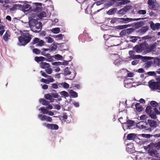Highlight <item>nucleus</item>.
Here are the masks:
<instances>
[{
    "label": "nucleus",
    "mask_w": 160,
    "mask_h": 160,
    "mask_svg": "<svg viewBox=\"0 0 160 160\" xmlns=\"http://www.w3.org/2000/svg\"><path fill=\"white\" fill-rule=\"evenodd\" d=\"M152 108L150 106H148L145 110L146 112L148 114H150L151 112L152 111Z\"/></svg>",
    "instance_id": "36"
},
{
    "label": "nucleus",
    "mask_w": 160,
    "mask_h": 160,
    "mask_svg": "<svg viewBox=\"0 0 160 160\" xmlns=\"http://www.w3.org/2000/svg\"><path fill=\"white\" fill-rule=\"evenodd\" d=\"M45 38L46 42L48 43H52L53 41V38L50 37H45Z\"/></svg>",
    "instance_id": "50"
},
{
    "label": "nucleus",
    "mask_w": 160,
    "mask_h": 160,
    "mask_svg": "<svg viewBox=\"0 0 160 160\" xmlns=\"http://www.w3.org/2000/svg\"><path fill=\"white\" fill-rule=\"evenodd\" d=\"M148 124L144 122H140L137 124V127L141 129H148Z\"/></svg>",
    "instance_id": "11"
},
{
    "label": "nucleus",
    "mask_w": 160,
    "mask_h": 160,
    "mask_svg": "<svg viewBox=\"0 0 160 160\" xmlns=\"http://www.w3.org/2000/svg\"><path fill=\"white\" fill-rule=\"evenodd\" d=\"M126 150L129 153H133L135 150L134 145L132 143H129L127 144L126 147Z\"/></svg>",
    "instance_id": "13"
},
{
    "label": "nucleus",
    "mask_w": 160,
    "mask_h": 160,
    "mask_svg": "<svg viewBox=\"0 0 160 160\" xmlns=\"http://www.w3.org/2000/svg\"><path fill=\"white\" fill-rule=\"evenodd\" d=\"M148 122L151 127H156L157 124L156 122L153 120H148Z\"/></svg>",
    "instance_id": "30"
},
{
    "label": "nucleus",
    "mask_w": 160,
    "mask_h": 160,
    "mask_svg": "<svg viewBox=\"0 0 160 160\" xmlns=\"http://www.w3.org/2000/svg\"><path fill=\"white\" fill-rule=\"evenodd\" d=\"M151 57H148L146 56H142L140 58H141L142 60L144 62H146L147 60L150 59Z\"/></svg>",
    "instance_id": "54"
},
{
    "label": "nucleus",
    "mask_w": 160,
    "mask_h": 160,
    "mask_svg": "<svg viewBox=\"0 0 160 160\" xmlns=\"http://www.w3.org/2000/svg\"><path fill=\"white\" fill-rule=\"evenodd\" d=\"M132 26L131 24H126L118 26L116 27V28L118 29L121 30L124 28H126Z\"/></svg>",
    "instance_id": "20"
},
{
    "label": "nucleus",
    "mask_w": 160,
    "mask_h": 160,
    "mask_svg": "<svg viewBox=\"0 0 160 160\" xmlns=\"http://www.w3.org/2000/svg\"><path fill=\"white\" fill-rule=\"evenodd\" d=\"M59 93L61 95L65 98L68 97L69 96V93L65 91L60 92Z\"/></svg>",
    "instance_id": "33"
},
{
    "label": "nucleus",
    "mask_w": 160,
    "mask_h": 160,
    "mask_svg": "<svg viewBox=\"0 0 160 160\" xmlns=\"http://www.w3.org/2000/svg\"><path fill=\"white\" fill-rule=\"evenodd\" d=\"M53 57L54 58L57 60H61L63 59L62 57L58 54L53 56Z\"/></svg>",
    "instance_id": "48"
},
{
    "label": "nucleus",
    "mask_w": 160,
    "mask_h": 160,
    "mask_svg": "<svg viewBox=\"0 0 160 160\" xmlns=\"http://www.w3.org/2000/svg\"><path fill=\"white\" fill-rule=\"evenodd\" d=\"M42 23L38 22L33 27V29H32L34 32H36L41 30L42 28Z\"/></svg>",
    "instance_id": "14"
},
{
    "label": "nucleus",
    "mask_w": 160,
    "mask_h": 160,
    "mask_svg": "<svg viewBox=\"0 0 160 160\" xmlns=\"http://www.w3.org/2000/svg\"><path fill=\"white\" fill-rule=\"evenodd\" d=\"M122 70L125 71V72H127V75L128 77H132L134 75V74L133 72H130L129 71H128L127 69H122Z\"/></svg>",
    "instance_id": "46"
},
{
    "label": "nucleus",
    "mask_w": 160,
    "mask_h": 160,
    "mask_svg": "<svg viewBox=\"0 0 160 160\" xmlns=\"http://www.w3.org/2000/svg\"><path fill=\"white\" fill-rule=\"evenodd\" d=\"M46 72L49 74H51L52 72V70L51 68H48L45 70Z\"/></svg>",
    "instance_id": "56"
},
{
    "label": "nucleus",
    "mask_w": 160,
    "mask_h": 160,
    "mask_svg": "<svg viewBox=\"0 0 160 160\" xmlns=\"http://www.w3.org/2000/svg\"><path fill=\"white\" fill-rule=\"evenodd\" d=\"M37 16L40 19H43L44 18H49L51 15V13L48 12L47 9L46 11H42L39 12L38 14H36Z\"/></svg>",
    "instance_id": "7"
},
{
    "label": "nucleus",
    "mask_w": 160,
    "mask_h": 160,
    "mask_svg": "<svg viewBox=\"0 0 160 160\" xmlns=\"http://www.w3.org/2000/svg\"><path fill=\"white\" fill-rule=\"evenodd\" d=\"M150 105L153 107H155L158 105V103L155 101H152L150 103Z\"/></svg>",
    "instance_id": "53"
},
{
    "label": "nucleus",
    "mask_w": 160,
    "mask_h": 160,
    "mask_svg": "<svg viewBox=\"0 0 160 160\" xmlns=\"http://www.w3.org/2000/svg\"><path fill=\"white\" fill-rule=\"evenodd\" d=\"M148 29V28L147 27H142L140 29L139 32L142 34L144 33H145Z\"/></svg>",
    "instance_id": "40"
},
{
    "label": "nucleus",
    "mask_w": 160,
    "mask_h": 160,
    "mask_svg": "<svg viewBox=\"0 0 160 160\" xmlns=\"http://www.w3.org/2000/svg\"><path fill=\"white\" fill-rule=\"evenodd\" d=\"M49 32H52L54 34H58L60 32V29L59 28H53L49 30Z\"/></svg>",
    "instance_id": "26"
},
{
    "label": "nucleus",
    "mask_w": 160,
    "mask_h": 160,
    "mask_svg": "<svg viewBox=\"0 0 160 160\" xmlns=\"http://www.w3.org/2000/svg\"><path fill=\"white\" fill-rule=\"evenodd\" d=\"M36 16V14L35 13H29L28 18L29 19V23H28L31 29H33V27L38 22L36 19H33Z\"/></svg>",
    "instance_id": "6"
},
{
    "label": "nucleus",
    "mask_w": 160,
    "mask_h": 160,
    "mask_svg": "<svg viewBox=\"0 0 160 160\" xmlns=\"http://www.w3.org/2000/svg\"><path fill=\"white\" fill-rule=\"evenodd\" d=\"M152 62L151 61H150L147 62L144 64L145 67L147 68H148L150 67V66L152 64Z\"/></svg>",
    "instance_id": "51"
},
{
    "label": "nucleus",
    "mask_w": 160,
    "mask_h": 160,
    "mask_svg": "<svg viewBox=\"0 0 160 160\" xmlns=\"http://www.w3.org/2000/svg\"><path fill=\"white\" fill-rule=\"evenodd\" d=\"M149 115L150 117L152 119H155L156 118V114L153 112H151V113L149 114Z\"/></svg>",
    "instance_id": "55"
},
{
    "label": "nucleus",
    "mask_w": 160,
    "mask_h": 160,
    "mask_svg": "<svg viewBox=\"0 0 160 160\" xmlns=\"http://www.w3.org/2000/svg\"><path fill=\"white\" fill-rule=\"evenodd\" d=\"M150 26L152 29L153 30L157 29L160 28V24L159 23L154 24L152 22Z\"/></svg>",
    "instance_id": "21"
},
{
    "label": "nucleus",
    "mask_w": 160,
    "mask_h": 160,
    "mask_svg": "<svg viewBox=\"0 0 160 160\" xmlns=\"http://www.w3.org/2000/svg\"><path fill=\"white\" fill-rule=\"evenodd\" d=\"M60 88H63L65 89H68L69 87V85L66 82H62L59 83Z\"/></svg>",
    "instance_id": "23"
},
{
    "label": "nucleus",
    "mask_w": 160,
    "mask_h": 160,
    "mask_svg": "<svg viewBox=\"0 0 160 160\" xmlns=\"http://www.w3.org/2000/svg\"><path fill=\"white\" fill-rule=\"evenodd\" d=\"M34 60L37 62H39L42 61V57H36L35 58Z\"/></svg>",
    "instance_id": "59"
},
{
    "label": "nucleus",
    "mask_w": 160,
    "mask_h": 160,
    "mask_svg": "<svg viewBox=\"0 0 160 160\" xmlns=\"http://www.w3.org/2000/svg\"><path fill=\"white\" fill-rule=\"evenodd\" d=\"M129 38V39H130V41L134 43L136 42V41L138 40V39L139 38L138 37L131 36H130Z\"/></svg>",
    "instance_id": "37"
},
{
    "label": "nucleus",
    "mask_w": 160,
    "mask_h": 160,
    "mask_svg": "<svg viewBox=\"0 0 160 160\" xmlns=\"http://www.w3.org/2000/svg\"><path fill=\"white\" fill-rule=\"evenodd\" d=\"M43 126H45L48 129L52 130H58V126L55 124L47 123H44L42 124Z\"/></svg>",
    "instance_id": "10"
},
{
    "label": "nucleus",
    "mask_w": 160,
    "mask_h": 160,
    "mask_svg": "<svg viewBox=\"0 0 160 160\" xmlns=\"http://www.w3.org/2000/svg\"><path fill=\"white\" fill-rule=\"evenodd\" d=\"M139 62V61L138 60H135L132 61V64L133 65H135L138 64Z\"/></svg>",
    "instance_id": "64"
},
{
    "label": "nucleus",
    "mask_w": 160,
    "mask_h": 160,
    "mask_svg": "<svg viewBox=\"0 0 160 160\" xmlns=\"http://www.w3.org/2000/svg\"><path fill=\"white\" fill-rule=\"evenodd\" d=\"M128 7H125L120 10L118 12V13L119 14H124L128 11Z\"/></svg>",
    "instance_id": "28"
},
{
    "label": "nucleus",
    "mask_w": 160,
    "mask_h": 160,
    "mask_svg": "<svg viewBox=\"0 0 160 160\" xmlns=\"http://www.w3.org/2000/svg\"><path fill=\"white\" fill-rule=\"evenodd\" d=\"M15 7L16 9H19L24 13L27 12H30V13L31 12L32 6L28 4L26 1L22 2L21 4H15Z\"/></svg>",
    "instance_id": "2"
},
{
    "label": "nucleus",
    "mask_w": 160,
    "mask_h": 160,
    "mask_svg": "<svg viewBox=\"0 0 160 160\" xmlns=\"http://www.w3.org/2000/svg\"><path fill=\"white\" fill-rule=\"evenodd\" d=\"M69 93H70L71 97L73 98H76L78 97V93L72 90H70L69 91Z\"/></svg>",
    "instance_id": "25"
},
{
    "label": "nucleus",
    "mask_w": 160,
    "mask_h": 160,
    "mask_svg": "<svg viewBox=\"0 0 160 160\" xmlns=\"http://www.w3.org/2000/svg\"><path fill=\"white\" fill-rule=\"evenodd\" d=\"M153 62L155 66L159 65L160 64V59L158 58H155L154 59Z\"/></svg>",
    "instance_id": "39"
},
{
    "label": "nucleus",
    "mask_w": 160,
    "mask_h": 160,
    "mask_svg": "<svg viewBox=\"0 0 160 160\" xmlns=\"http://www.w3.org/2000/svg\"><path fill=\"white\" fill-rule=\"evenodd\" d=\"M120 36L121 37H123L124 36L127 35V33L125 29L122 30L119 33Z\"/></svg>",
    "instance_id": "52"
},
{
    "label": "nucleus",
    "mask_w": 160,
    "mask_h": 160,
    "mask_svg": "<svg viewBox=\"0 0 160 160\" xmlns=\"http://www.w3.org/2000/svg\"><path fill=\"white\" fill-rule=\"evenodd\" d=\"M131 79L128 78L125 79L124 81V86L127 88H130L132 86V83L130 81Z\"/></svg>",
    "instance_id": "12"
},
{
    "label": "nucleus",
    "mask_w": 160,
    "mask_h": 160,
    "mask_svg": "<svg viewBox=\"0 0 160 160\" xmlns=\"http://www.w3.org/2000/svg\"><path fill=\"white\" fill-rule=\"evenodd\" d=\"M39 110L41 111V112L43 114H47L48 110L44 107H41L39 109Z\"/></svg>",
    "instance_id": "31"
},
{
    "label": "nucleus",
    "mask_w": 160,
    "mask_h": 160,
    "mask_svg": "<svg viewBox=\"0 0 160 160\" xmlns=\"http://www.w3.org/2000/svg\"><path fill=\"white\" fill-rule=\"evenodd\" d=\"M0 35L2 36L5 32L4 26L0 24Z\"/></svg>",
    "instance_id": "45"
},
{
    "label": "nucleus",
    "mask_w": 160,
    "mask_h": 160,
    "mask_svg": "<svg viewBox=\"0 0 160 160\" xmlns=\"http://www.w3.org/2000/svg\"><path fill=\"white\" fill-rule=\"evenodd\" d=\"M138 13L140 14L144 15L146 13V11L145 10H139Z\"/></svg>",
    "instance_id": "60"
},
{
    "label": "nucleus",
    "mask_w": 160,
    "mask_h": 160,
    "mask_svg": "<svg viewBox=\"0 0 160 160\" xmlns=\"http://www.w3.org/2000/svg\"><path fill=\"white\" fill-rule=\"evenodd\" d=\"M42 4L41 3L34 2L33 3L31 8V12L29 13H35L36 12H38L42 9Z\"/></svg>",
    "instance_id": "5"
},
{
    "label": "nucleus",
    "mask_w": 160,
    "mask_h": 160,
    "mask_svg": "<svg viewBox=\"0 0 160 160\" xmlns=\"http://www.w3.org/2000/svg\"><path fill=\"white\" fill-rule=\"evenodd\" d=\"M40 67L42 68L45 69L50 67V65L49 63L46 62H41L40 64Z\"/></svg>",
    "instance_id": "22"
},
{
    "label": "nucleus",
    "mask_w": 160,
    "mask_h": 160,
    "mask_svg": "<svg viewBox=\"0 0 160 160\" xmlns=\"http://www.w3.org/2000/svg\"><path fill=\"white\" fill-rule=\"evenodd\" d=\"M33 52L37 54H39L41 52L40 51L39 49L37 48H35L33 49Z\"/></svg>",
    "instance_id": "58"
},
{
    "label": "nucleus",
    "mask_w": 160,
    "mask_h": 160,
    "mask_svg": "<svg viewBox=\"0 0 160 160\" xmlns=\"http://www.w3.org/2000/svg\"><path fill=\"white\" fill-rule=\"evenodd\" d=\"M142 26V23L141 22H138L134 24V25L133 26L134 28L136 29H137L140 27H141Z\"/></svg>",
    "instance_id": "41"
},
{
    "label": "nucleus",
    "mask_w": 160,
    "mask_h": 160,
    "mask_svg": "<svg viewBox=\"0 0 160 160\" xmlns=\"http://www.w3.org/2000/svg\"><path fill=\"white\" fill-rule=\"evenodd\" d=\"M136 135L134 133H130L128 134L127 138L128 140H133L136 137Z\"/></svg>",
    "instance_id": "27"
},
{
    "label": "nucleus",
    "mask_w": 160,
    "mask_h": 160,
    "mask_svg": "<svg viewBox=\"0 0 160 160\" xmlns=\"http://www.w3.org/2000/svg\"><path fill=\"white\" fill-rule=\"evenodd\" d=\"M116 11V9L113 8L109 10L107 12V13L109 15H111L114 14Z\"/></svg>",
    "instance_id": "44"
},
{
    "label": "nucleus",
    "mask_w": 160,
    "mask_h": 160,
    "mask_svg": "<svg viewBox=\"0 0 160 160\" xmlns=\"http://www.w3.org/2000/svg\"><path fill=\"white\" fill-rule=\"evenodd\" d=\"M44 41L42 40H40L39 42H38L37 44V45L38 46H42L44 45Z\"/></svg>",
    "instance_id": "61"
},
{
    "label": "nucleus",
    "mask_w": 160,
    "mask_h": 160,
    "mask_svg": "<svg viewBox=\"0 0 160 160\" xmlns=\"http://www.w3.org/2000/svg\"><path fill=\"white\" fill-rule=\"evenodd\" d=\"M134 155H136V157H135L136 160H142V153H139L138 155H135L134 154Z\"/></svg>",
    "instance_id": "34"
},
{
    "label": "nucleus",
    "mask_w": 160,
    "mask_h": 160,
    "mask_svg": "<svg viewBox=\"0 0 160 160\" xmlns=\"http://www.w3.org/2000/svg\"><path fill=\"white\" fill-rule=\"evenodd\" d=\"M45 98L48 100H50V102H52L55 99L52 98V96L50 94H47L44 95Z\"/></svg>",
    "instance_id": "19"
},
{
    "label": "nucleus",
    "mask_w": 160,
    "mask_h": 160,
    "mask_svg": "<svg viewBox=\"0 0 160 160\" xmlns=\"http://www.w3.org/2000/svg\"><path fill=\"white\" fill-rule=\"evenodd\" d=\"M20 32L22 34L18 38L19 42L18 44L19 46H24L30 42L31 36L28 31H20Z\"/></svg>",
    "instance_id": "1"
},
{
    "label": "nucleus",
    "mask_w": 160,
    "mask_h": 160,
    "mask_svg": "<svg viewBox=\"0 0 160 160\" xmlns=\"http://www.w3.org/2000/svg\"><path fill=\"white\" fill-rule=\"evenodd\" d=\"M47 61L48 62H51L53 60V56H51L50 54L49 53H47Z\"/></svg>",
    "instance_id": "35"
},
{
    "label": "nucleus",
    "mask_w": 160,
    "mask_h": 160,
    "mask_svg": "<svg viewBox=\"0 0 160 160\" xmlns=\"http://www.w3.org/2000/svg\"><path fill=\"white\" fill-rule=\"evenodd\" d=\"M38 118L42 121H46V116L39 114L38 115Z\"/></svg>",
    "instance_id": "42"
},
{
    "label": "nucleus",
    "mask_w": 160,
    "mask_h": 160,
    "mask_svg": "<svg viewBox=\"0 0 160 160\" xmlns=\"http://www.w3.org/2000/svg\"><path fill=\"white\" fill-rule=\"evenodd\" d=\"M51 95L52 96V98H58L59 97V95L57 93H52Z\"/></svg>",
    "instance_id": "63"
},
{
    "label": "nucleus",
    "mask_w": 160,
    "mask_h": 160,
    "mask_svg": "<svg viewBox=\"0 0 160 160\" xmlns=\"http://www.w3.org/2000/svg\"><path fill=\"white\" fill-rule=\"evenodd\" d=\"M149 87L152 90H159L158 92H160V84L158 82L150 81L148 82Z\"/></svg>",
    "instance_id": "8"
},
{
    "label": "nucleus",
    "mask_w": 160,
    "mask_h": 160,
    "mask_svg": "<svg viewBox=\"0 0 160 160\" xmlns=\"http://www.w3.org/2000/svg\"><path fill=\"white\" fill-rule=\"evenodd\" d=\"M51 87L53 89H57L60 88L59 86V83H54L51 84Z\"/></svg>",
    "instance_id": "47"
},
{
    "label": "nucleus",
    "mask_w": 160,
    "mask_h": 160,
    "mask_svg": "<svg viewBox=\"0 0 160 160\" xmlns=\"http://www.w3.org/2000/svg\"><path fill=\"white\" fill-rule=\"evenodd\" d=\"M144 148L148 151V152L150 156L155 157L158 156L159 153L155 150V146L153 144H151L147 146H144Z\"/></svg>",
    "instance_id": "4"
},
{
    "label": "nucleus",
    "mask_w": 160,
    "mask_h": 160,
    "mask_svg": "<svg viewBox=\"0 0 160 160\" xmlns=\"http://www.w3.org/2000/svg\"><path fill=\"white\" fill-rule=\"evenodd\" d=\"M39 101L40 103L45 106L48 105L49 104L48 102L43 99H40L39 100Z\"/></svg>",
    "instance_id": "32"
},
{
    "label": "nucleus",
    "mask_w": 160,
    "mask_h": 160,
    "mask_svg": "<svg viewBox=\"0 0 160 160\" xmlns=\"http://www.w3.org/2000/svg\"><path fill=\"white\" fill-rule=\"evenodd\" d=\"M149 8L152 10H157L159 8V5L156 3H155L152 0H148V1Z\"/></svg>",
    "instance_id": "9"
},
{
    "label": "nucleus",
    "mask_w": 160,
    "mask_h": 160,
    "mask_svg": "<svg viewBox=\"0 0 160 160\" xmlns=\"http://www.w3.org/2000/svg\"><path fill=\"white\" fill-rule=\"evenodd\" d=\"M122 119V118H120L119 119V121L122 123V128L124 130L132 128L136 124V122L132 120L127 119L126 122H125L124 121L121 120Z\"/></svg>",
    "instance_id": "3"
},
{
    "label": "nucleus",
    "mask_w": 160,
    "mask_h": 160,
    "mask_svg": "<svg viewBox=\"0 0 160 160\" xmlns=\"http://www.w3.org/2000/svg\"><path fill=\"white\" fill-rule=\"evenodd\" d=\"M72 70H73V73H74L75 71L72 68H68V67L66 68L64 70V74L65 76L70 75L71 73V71Z\"/></svg>",
    "instance_id": "16"
},
{
    "label": "nucleus",
    "mask_w": 160,
    "mask_h": 160,
    "mask_svg": "<svg viewBox=\"0 0 160 160\" xmlns=\"http://www.w3.org/2000/svg\"><path fill=\"white\" fill-rule=\"evenodd\" d=\"M10 36V32L8 31H7L3 36V39L4 41H7Z\"/></svg>",
    "instance_id": "24"
},
{
    "label": "nucleus",
    "mask_w": 160,
    "mask_h": 160,
    "mask_svg": "<svg viewBox=\"0 0 160 160\" xmlns=\"http://www.w3.org/2000/svg\"><path fill=\"white\" fill-rule=\"evenodd\" d=\"M144 49L142 45L136 46L134 48V49L138 53H140L142 52Z\"/></svg>",
    "instance_id": "18"
},
{
    "label": "nucleus",
    "mask_w": 160,
    "mask_h": 160,
    "mask_svg": "<svg viewBox=\"0 0 160 160\" xmlns=\"http://www.w3.org/2000/svg\"><path fill=\"white\" fill-rule=\"evenodd\" d=\"M63 35L62 34H59L58 35H55L53 36V37L57 40H61L62 38Z\"/></svg>",
    "instance_id": "43"
},
{
    "label": "nucleus",
    "mask_w": 160,
    "mask_h": 160,
    "mask_svg": "<svg viewBox=\"0 0 160 160\" xmlns=\"http://www.w3.org/2000/svg\"><path fill=\"white\" fill-rule=\"evenodd\" d=\"M121 19L122 20L123 22L124 23H128L129 22H132V21L138 20L140 19H139V18L133 19V18H121Z\"/></svg>",
    "instance_id": "15"
},
{
    "label": "nucleus",
    "mask_w": 160,
    "mask_h": 160,
    "mask_svg": "<svg viewBox=\"0 0 160 160\" xmlns=\"http://www.w3.org/2000/svg\"><path fill=\"white\" fill-rule=\"evenodd\" d=\"M136 110L138 112L142 111L143 110V108L139 103H136L135 105Z\"/></svg>",
    "instance_id": "29"
},
{
    "label": "nucleus",
    "mask_w": 160,
    "mask_h": 160,
    "mask_svg": "<svg viewBox=\"0 0 160 160\" xmlns=\"http://www.w3.org/2000/svg\"><path fill=\"white\" fill-rule=\"evenodd\" d=\"M118 1H120L118 3V5H124L128 3L129 1L127 0H117Z\"/></svg>",
    "instance_id": "38"
},
{
    "label": "nucleus",
    "mask_w": 160,
    "mask_h": 160,
    "mask_svg": "<svg viewBox=\"0 0 160 160\" xmlns=\"http://www.w3.org/2000/svg\"><path fill=\"white\" fill-rule=\"evenodd\" d=\"M48 81L49 82V83L50 82H54V79L52 78V77L50 76H48Z\"/></svg>",
    "instance_id": "62"
},
{
    "label": "nucleus",
    "mask_w": 160,
    "mask_h": 160,
    "mask_svg": "<svg viewBox=\"0 0 160 160\" xmlns=\"http://www.w3.org/2000/svg\"><path fill=\"white\" fill-rule=\"evenodd\" d=\"M125 30L126 32V33L128 35V34L131 33L132 32H133L134 31L135 29H134L133 28H129L126 29Z\"/></svg>",
    "instance_id": "49"
},
{
    "label": "nucleus",
    "mask_w": 160,
    "mask_h": 160,
    "mask_svg": "<svg viewBox=\"0 0 160 160\" xmlns=\"http://www.w3.org/2000/svg\"><path fill=\"white\" fill-rule=\"evenodd\" d=\"M134 52L133 51H129V54L130 57L133 58H140L141 56L140 55H134Z\"/></svg>",
    "instance_id": "17"
},
{
    "label": "nucleus",
    "mask_w": 160,
    "mask_h": 160,
    "mask_svg": "<svg viewBox=\"0 0 160 160\" xmlns=\"http://www.w3.org/2000/svg\"><path fill=\"white\" fill-rule=\"evenodd\" d=\"M148 116L146 115H142L140 117V119L141 120H144L147 118Z\"/></svg>",
    "instance_id": "57"
}]
</instances>
